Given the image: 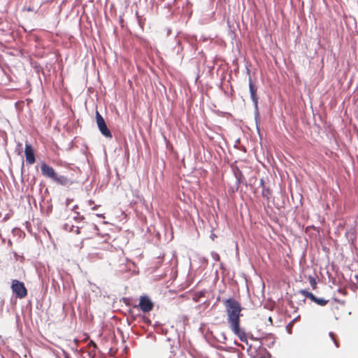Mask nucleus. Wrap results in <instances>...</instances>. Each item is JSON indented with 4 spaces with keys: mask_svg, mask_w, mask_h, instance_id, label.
Wrapping results in <instances>:
<instances>
[{
    "mask_svg": "<svg viewBox=\"0 0 358 358\" xmlns=\"http://www.w3.org/2000/svg\"><path fill=\"white\" fill-rule=\"evenodd\" d=\"M224 305L227 313V323L231 330L242 342H246L245 332L241 328L240 318L243 315L241 303L235 299L229 298L224 301Z\"/></svg>",
    "mask_w": 358,
    "mask_h": 358,
    "instance_id": "nucleus-1",
    "label": "nucleus"
},
{
    "mask_svg": "<svg viewBox=\"0 0 358 358\" xmlns=\"http://www.w3.org/2000/svg\"><path fill=\"white\" fill-rule=\"evenodd\" d=\"M41 171L44 176L51 178L54 181L59 182L62 185H65L68 181V179L65 176L58 177L55 169L52 166L48 165L45 163H43L41 164Z\"/></svg>",
    "mask_w": 358,
    "mask_h": 358,
    "instance_id": "nucleus-2",
    "label": "nucleus"
},
{
    "mask_svg": "<svg viewBox=\"0 0 358 358\" xmlns=\"http://www.w3.org/2000/svg\"><path fill=\"white\" fill-rule=\"evenodd\" d=\"M13 292L20 299H23L27 295V290L24 284L17 280H13L11 285Z\"/></svg>",
    "mask_w": 358,
    "mask_h": 358,
    "instance_id": "nucleus-3",
    "label": "nucleus"
},
{
    "mask_svg": "<svg viewBox=\"0 0 358 358\" xmlns=\"http://www.w3.org/2000/svg\"><path fill=\"white\" fill-rule=\"evenodd\" d=\"M96 121L101 134L108 138H111L113 137L112 134L110 129L108 128L103 117L97 110L96 112Z\"/></svg>",
    "mask_w": 358,
    "mask_h": 358,
    "instance_id": "nucleus-4",
    "label": "nucleus"
},
{
    "mask_svg": "<svg viewBox=\"0 0 358 358\" xmlns=\"http://www.w3.org/2000/svg\"><path fill=\"white\" fill-rule=\"evenodd\" d=\"M154 304L148 296H141L139 299L138 308L143 313H148L153 309Z\"/></svg>",
    "mask_w": 358,
    "mask_h": 358,
    "instance_id": "nucleus-5",
    "label": "nucleus"
},
{
    "mask_svg": "<svg viewBox=\"0 0 358 358\" xmlns=\"http://www.w3.org/2000/svg\"><path fill=\"white\" fill-rule=\"evenodd\" d=\"M24 155L26 157V162L28 164L31 165L35 163L36 158L34 155V150L31 145L28 143L25 144Z\"/></svg>",
    "mask_w": 358,
    "mask_h": 358,
    "instance_id": "nucleus-6",
    "label": "nucleus"
},
{
    "mask_svg": "<svg viewBox=\"0 0 358 358\" xmlns=\"http://www.w3.org/2000/svg\"><path fill=\"white\" fill-rule=\"evenodd\" d=\"M249 90L252 102L256 108L258 106V96L257 94V88L253 84L251 78H249Z\"/></svg>",
    "mask_w": 358,
    "mask_h": 358,
    "instance_id": "nucleus-7",
    "label": "nucleus"
},
{
    "mask_svg": "<svg viewBox=\"0 0 358 358\" xmlns=\"http://www.w3.org/2000/svg\"><path fill=\"white\" fill-rule=\"evenodd\" d=\"M80 227L78 226H73V224H70L69 223H66L64 225V229L66 231H69L71 232H75L77 234H79L80 233Z\"/></svg>",
    "mask_w": 358,
    "mask_h": 358,
    "instance_id": "nucleus-8",
    "label": "nucleus"
},
{
    "mask_svg": "<svg viewBox=\"0 0 358 358\" xmlns=\"http://www.w3.org/2000/svg\"><path fill=\"white\" fill-rule=\"evenodd\" d=\"M312 301L315 302L317 305L320 306H325L328 303V300H325L322 298H317L314 295V298L313 299Z\"/></svg>",
    "mask_w": 358,
    "mask_h": 358,
    "instance_id": "nucleus-9",
    "label": "nucleus"
},
{
    "mask_svg": "<svg viewBox=\"0 0 358 358\" xmlns=\"http://www.w3.org/2000/svg\"><path fill=\"white\" fill-rule=\"evenodd\" d=\"M300 293L305 297L310 299L311 301L313 300V299L314 298V294L310 292H308V290H306V289H301L300 291Z\"/></svg>",
    "mask_w": 358,
    "mask_h": 358,
    "instance_id": "nucleus-10",
    "label": "nucleus"
},
{
    "mask_svg": "<svg viewBox=\"0 0 358 358\" xmlns=\"http://www.w3.org/2000/svg\"><path fill=\"white\" fill-rule=\"evenodd\" d=\"M297 318H295L293 320H292L286 327V330L287 331L288 334H291L292 332V328H293V326H294V324L295 322V321L296 320Z\"/></svg>",
    "mask_w": 358,
    "mask_h": 358,
    "instance_id": "nucleus-11",
    "label": "nucleus"
},
{
    "mask_svg": "<svg viewBox=\"0 0 358 358\" xmlns=\"http://www.w3.org/2000/svg\"><path fill=\"white\" fill-rule=\"evenodd\" d=\"M329 336L331 338L332 341L335 343V345L337 348L339 347V342H338V341L337 339L336 335L334 333H333V332H330L329 333Z\"/></svg>",
    "mask_w": 358,
    "mask_h": 358,
    "instance_id": "nucleus-12",
    "label": "nucleus"
},
{
    "mask_svg": "<svg viewBox=\"0 0 358 358\" xmlns=\"http://www.w3.org/2000/svg\"><path fill=\"white\" fill-rule=\"evenodd\" d=\"M308 280L313 289H315L317 287V282L315 280V278L313 276H309Z\"/></svg>",
    "mask_w": 358,
    "mask_h": 358,
    "instance_id": "nucleus-13",
    "label": "nucleus"
},
{
    "mask_svg": "<svg viewBox=\"0 0 358 358\" xmlns=\"http://www.w3.org/2000/svg\"><path fill=\"white\" fill-rule=\"evenodd\" d=\"M88 345L90 347V346H93L94 348H96V343L92 341H90V342L88 343Z\"/></svg>",
    "mask_w": 358,
    "mask_h": 358,
    "instance_id": "nucleus-14",
    "label": "nucleus"
},
{
    "mask_svg": "<svg viewBox=\"0 0 358 358\" xmlns=\"http://www.w3.org/2000/svg\"><path fill=\"white\" fill-rule=\"evenodd\" d=\"M87 204H88L89 206H92V205L94 204V201L91 200V199H90V200L87 201Z\"/></svg>",
    "mask_w": 358,
    "mask_h": 358,
    "instance_id": "nucleus-15",
    "label": "nucleus"
},
{
    "mask_svg": "<svg viewBox=\"0 0 358 358\" xmlns=\"http://www.w3.org/2000/svg\"><path fill=\"white\" fill-rule=\"evenodd\" d=\"M74 219L75 220H83L84 217L83 216H80V215H79V214H78V216L74 217Z\"/></svg>",
    "mask_w": 358,
    "mask_h": 358,
    "instance_id": "nucleus-16",
    "label": "nucleus"
},
{
    "mask_svg": "<svg viewBox=\"0 0 358 358\" xmlns=\"http://www.w3.org/2000/svg\"><path fill=\"white\" fill-rule=\"evenodd\" d=\"M269 193H270V192H269V190H268H268H266V191L264 190V191H263V192H262V194H263V195H264V196L267 195V194H269Z\"/></svg>",
    "mask_w": 358,
    "mask_h": 358,
    "instance_id": "nucleus-17",
    "label": "nucleus"
},
{
    "mask_svg": "<svg viewBox=\"0 0 358 358\" xmlns=\"http://www.w3.org/2000/svg\"><path fill=\"white\" fill-rule=\"evenodd\" d=\"M98 208V206H93L92 207V210H96Z\"/></svg>",
    "mask_w": 358,
    "mask_h": 358,
    "instance_id": "nucleus-18",
    "label": "nucleus"
},
{
    "mask_svg": "<svg viewBox=\"0 0 358 358\" xmlns=\"http://www.w3.org/2000/svg\"><path fill=\"white\" fill-rule=\"evenodd\" d=\"M76 208H78V206H76L73 208V210H75Z\"/></svg>",
    "mask_w": 358,
    "mask_h": 358,
    "instance_id": "nucleus-19",
    "label": "nucleus"
},
{
    "mask_svg": "<svg viewBox=\"0 0 358 358\" xmlns=\"http://www.w3.org/2000/svg\"><path fill=\"white\" fill-rule=\"evenodd\" d=\"M357 282H358V279H357Z\"/></svg>",
    "mask_w": 358,
    "mask_h": 358,
    "instance_id": "nucleus-20",
    "label": "nucleus"
}]
</instances>
